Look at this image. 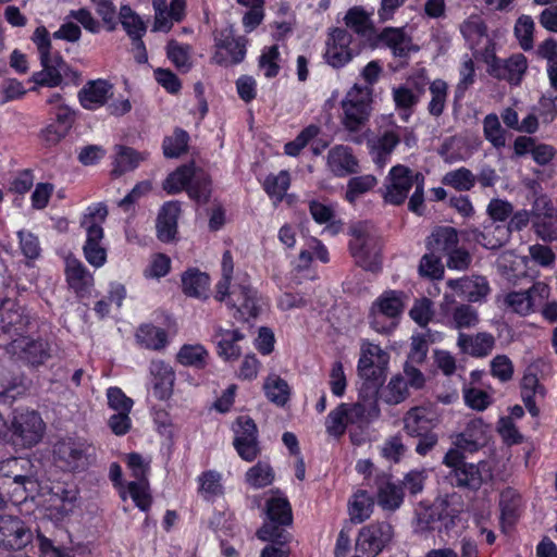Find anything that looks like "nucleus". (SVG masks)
<instances>
[{
	"mask_svg": "<svg viewBox=\"0 0 557 557\" xmlns=\"http://www.w3.org/2000/svg\"><path fill=\"white\" fill-rule=\"evenodd\" d=\"M53 460L63 471L83 472L96 462V447L83 437H64L53 445Z\"/></svg>",
	"mask_w": 557,
	"mask_h": 557,
	"instance_id": "nucleus-1",
	"label": "nucleus"
},
{
	"mask_svg": "<svg viewBox=\"0 0 557 557\" xmlns=\"http://www.w3.org/2000/svg\"><path fill=\"white\" fill-rule=\"evenodd\" d=\"M349 251L357 265L366 271L377 272L382 265V244L372 227L360 222L349 230Z\"/></svg>",
	"mask_w": 557,
	"mask_h": 557,
	"instance_id": "nucleus-2",
	"label": "nucleus"
},
{
	"mask_svg": "<svg viewBox=\"0 0 557 557\" xmlns=\"http://www.w3.org/2000/svg\"><path fill=\"white\" fill-rule=\"evenodd\" d=\"M108 215V209L104 205L98 203L90 207L81 220V226L86 232V242L83 247L84 256L87 262L96 268L106 263L107 250L101 246L103 238L102 223Z\"/></svg>",
	"mask_w": 557,
	"mask_h": 557,
	"instance_id": "nucleus-3",
	"label": "nucleus"
},
{
	"mask_svg": "<svg viewBox=\"0 0 557 557\" xmlns=\"http://www.w3.org/2000/svg\"><path fill=\"white\" fill-rule=\"evenodd\" d=\"M372 87L355 84L342 101V123L349 132L359 131L369 120Z\"/></svg>",
	"mask_w": 557,
	"mask_h": 557,
	"instance_id": "nucleus-4",
	"label": "nucleus"
},
{
	"mask_svg": "<svg viewBox=\"0 0 557 557\" xmlns=\"http://www.w3.org/2000/svg\"><path fill=\"white\" fill-rule=\"evenodd\" d=\"M361 52V47L345 28L333 27L327 33L324 60L334 69H341Z\"/></svg>",
	"mask_w": 557,
	"mask_h": 557,
	"instance_id": "nucleus-5",
	"label": "nucleus"
},
{
	"mask_svg": "<svg viewBox=\"0 0 557 557\" xmlns=\"http://www.w3.org/2000/svg\"><path fill=\"white\" fill-rule=\"evenodd\" d=\"M78 491L74 486H70L64 482H42L37 490V496H48L51 503L49 510L50 516L55 519H63L74 509V503L77 499Z\"/></svg>",
	"mask_w": 557,
	"mask_h": 557,
	"instance_id": "nucleus-6",
	"label": "nucleus"
},
{
	"mask_svg": "<svg viewBox=\"0 0 557 557\" xmlns=\"http://www.w3.org/2000/svg\"><path fill=\"white\" fill-rule=\"evenodd\" d=\"M403 293L396 290L385 292L372 306L371 325L379 333H387L394 326V319L403 309Z\"/></svg>",
	"mask_w": 557,
	"mask_h": 557,
	"instance_id": "nucleus-7",
	"label": "nucleus"
},
{
	"mask_svg": "<svg viewBox=\"0 0 557 557\" xmlns=\"http://www.w3.org/2000/svg\"><path fill=\"white\" fill-rule=\"evenodd\" d=\"M49 33L45 27H37V48L40 51L42 70L37 73V86L55 87L62 81L63 61L60 57H51Z\"/></svg>",
	"mask_w": 557,
	"mask_h": 557,
	"instance_id": "nucleus-8",
	"label": "nucleus"
},
{
	"mask_svg": "<svg viewBox=\"0 0 557 557\" xmlns=\"http://www.w3.org/2000/svg\"><path fill=\"white\" fill-rule=\"evenodd\" d=\"M393 528L388 522H375L362 528L357 548L367 557L377 556L392 541Z\"/></svg>",
	"mask_w": 557,
	"mask_h": 557,
	"instance_id": "nucleus-9",
	"label": "nucleus"
},
{
	"mask_svg": "<svg viewBox=\"0 0 557 557\" xmlns=\"http://www.w3.org/2000/svg\"><path fill=\"white\" fill-rule=\"evenodd\" d=\"M418 175L423 174L413 172L401 164L393 166L388 175L389 183L383 194L385 201L395 206L401 205L406 200L409 190L417 185L416 177Z\"/></svg>",
	"mask_w": 557,
	"mask_h": 557,
	"instance_id": "nucleus-10",
	"label": "nucleus"
},
{
	"mask_svg": "<svg viewBox=\"0 0 557 557\" xmlns=\"http://www.w3.org/2000/svg\"><path fill=\"white\" fill-rule=\"evenodd\" d=\"M33 540V532L20 518L0 516V547L5 549H22Z\"/></svg>",
	"mask_w": 557,
	"mask_h": 557,
	"instance_id": "nucleus-11",
	"label": "nucleus"
},
{
	"mask_svg": "<svg viewBox=\"0 0 557 557\" xmlns=\"http://www.w3.org/2000/svg\"><path fill=\"white\" fill-rule=\"evenodd\" d=\"M442 312L447 326L454 330L473 329L480 323L478 310L469 304H456L454 298L445 295Z\"/></svg>",
	"mask_w": 557,
	"mask_h": 557,
	"instance_id": "nucleus-12",
	"label": "nucleus"
},
{
	"mask_svg": "<svg viewBox=\"0 0 557 557\" xmlns=\"http://www.w3.org/2000/svg\"><path fill=\"white\" fill-rule=\"evenodd\" d=\"M236 424L238 428L235 430L234 447L244 460L252 461L260 454L257 440V425L255 421L247 416L237 418Z\"/></svg>",
	"mask_w": 557,
	"mask_h": 557,
	"instance_id": "nucleus-13",
	"label": "nucleus"
},
{
	"mask_svg": "<svg viewBox=\"0 0 557 557\" xmlns=\"http://www.w3.org/2000/svg\"><path fill=\"white\" fill-rule=\"evenodd\" d=\"M247 40L244 37H235L231 28L221 32L216 38L215 47L218 51L214 60L219 64H237L242 62L246 55Z\"/></svg>",
	"mask_w": 557,
	"mask_h": 557,
	"instance_id": "nucleus-14",
	"label": "nucleus"
},
{
	"mask_svg": "<svg viewBox=\"0 0 557 557\" xmlns=\"http://www.w3.org/2000/svg\"><path fill=\"white\" fill-rule=\"evenodd\" d=\"M490 476L485 462L462 463L447 475L453 485L470 491H478Z\"/></svg>",
	"mask_w": 557,
	"mask_h": 557,
	"instance_id": "nucleus-15",
	"label": "nucleus"
},
{
	"mask_svg": "<svg viewBox=\"0 0 557 557\" xmlns=\"http://www.w3.org/2000/svg\"><path fill=\"white\" fill-rule=\"evenodd\" d=\"M112 96L113 84L101 78L88 81L77 94L81 106L90 111L106 106Z\"/></svg>",
	"mask_w": 557,
	"mask_h": 557,
	"instance_id": "nucleus-16",
	"label": "nucleus"
},
{
	"mask_svg": "<svg viewBox=\"0 0 557 557\" xmlns=\"http://www.w3.org/2000/svg\"><path fill=\"white\" fill-rule=\"evenodd\" d=\"M527 69V58L523 54L518 53L508 59L495 58L490 63L488 73L497 79H505L517 85L520 83Z\"/></svg>",
	"mask_w": 557,
	"mask_h": 557,
	"instance_id": "nucleus-17",
	"label": "nucleus"
},
{
	"mask_svg": "<svg viewBox=\"0 0 557 557\" xmlns=\"http://www.w3.org/2000/svg\"><path fill=\"white\" fill-rule=\"evenodd\" d=\"M447 286L458 296L470 302L481 301L490 293L488 282L484 276L472 275L447 281Z\"/></svg>",
	"mask_w": 557,
	"mask_h": 557,
	"instance_id": "nucleus-18",
	"label": "nucleus"
},
{
	"mask_svg": "<svg viewBox=\"0 0 557 557\" xmlns=\"http://www.w3.org/2000/svg\"><path fill=\"white\" fill-rule=\"evenodd\" d=\"M65 275L69 287L78 296L85 297L94 285V276L76 258L65 259Z\"/></svg>",
	"mask_w": 557,
	"mask_h": 557,
	"instance_id": "nucleus-19",
	"label": "nucleus"
},
{
	"mask_svg": "<svg viewBox=\"0 0 557 557\" xmlns=\"http://www.w3.org/2000/svg\"><path fill=\"white\" fill-rule=\"evenodd\" d=\"M227 305L235 309L234 318L240 321H247L258 314L256 293L247 285L234 288Z\"/></svg>",
	"mask_w": 557,
	"mask_h": 557,
	"instance_id": "nucleus-20",
	"label": "nucleus"
},
{
	"mask_svg": "<svg viewBox=\"0 0 557 557\" xmlns=\"http://www.w3.org/2000/svg\"><path fill=\"white\" fill-rule=\"evenodd\" d=\"M181 213L178 201L165 202L157 218V237L164 243L175 239L177 233V220Z\"/></svg>",
	"mask_w": 557,
	"mask_h": 557,
	"instance_id": "nucleus-21",
	"label": "nucleus"
},
{
	"mask_svg": "<svg viewBox=\"0 0 557 557\" xmlns=\"http://www.w3.org/2000/svg\"><path fill=\"white\" fill-rule=\"evenodd\" d=\"M457 346L463 354L482 358L492 352L495 346V338L492 334L486 332H480L475 335L459 332Z\"/></svg>",
	"mask_w": 557,
	"mask_h": 557,
	"instance_id": "nucleus-22",
	"label": "nucleus"
},
{
	"mask_svg": "<svg viewBox=\"0 0 557 557\" xmlns=\"http://www.w3.org/2000/svg\"><path fill=\"white\" fill-rule=\"evenodd\" d=\"M150 374L154 396L161 400L168 399L175 381L173 369L164 361L156 360L150 364Z\"/></svg>",
	"mask_w": 557,
	"mask_h": 557,
	"instance_id": "nucleus-23",
	"label": "nucleus"
},
{
	"mask_svg": "<svg viewBox=\"0 0 557 557\" xmlns=\"http://www.w3.org/2000/svg\"><path fill=\"white\" fill-rule=\"evenodd\" d=\"M435 425L434 413L425 407H413L404 417V430L412 437L432 432Z\"/></svg>",
	"mask_w": 557,
	"mask_h": 557,
	"instance_id": "nucleus-24",
	"label": "nucleus"
},
{
	"mask_svg": "<svg viewBox=\"0 0 557 557\" xmlns=\"http://www.w3.org/2000/svg\"><path fill=\"white\" fill-rule=\"evenodd\" d=\"M214 338L218 345V355L224 360H236L242 355V349L237 342L244 338V334L238 330H225L221 326L215 327Z\"/></svg>",
	"mask_w": 557,
	"mask_h": 557,
	"instance_id": "nucleus-25",
	"label": "nucleus"
},
{
	"mask_svg": "<svg viewBox=\"0 0 557 557\" xmlns=\"http://www.w3.org/2000/svg\"><path fill=\"white\" fill-rule=\"evenodd\" d=\"M379 40L392 49L395 57L406 58L411 50H417L403 28L386 27L379 35Z\"/></svg>",
	"mask_w": 557,
	"mask_h": 557,
	"instance_id": "nucleus-26",
	"label": "nucleus"
},
{
	"mask_svg": "<svg viewBox=\"0 0 557 557\" xmlns=\"http://www.w3.org/2000/svg\"><path fill=\"white\" fill-rule=\"evenodd\" d=\"M327 163L333 173L343 176L358 171V161L352 156L351 149L345 146H336L330 150Z\"/></svg>",
	"mask_w": 557,
	"mask_h": 557,
	"instance_id": "nucleus-27",
	"label": "nucleus"
},
{
	"mask_svg": "<svg viewBox=\"0 0 557 557\" xmlns=\"http://www.w3.org/2000/svg\"><path fill=\"white\" fill-rule=\"evenodd\" d=\"M458 233L454 227L445 226L436 228L428 238L426 247L430 251L449 255L458 246Z\"/></svg>",
	"mask_w": 557,
	"mask_h": 557,
	"instance_id": "nucleus-28",
	"label": "nucleus"
},
{
	"mask_svg": "<svg viewBox=\"0 0 557 557\" xmlns=\"http://www.w3.org/2000/svg\"><path fill=\"white\" fill-rule=\"evenodd\" d=\"M473 238L487 249H497L504 246L509 237V231L505 225H496L491 222L483 231L474 230Z\"/></svg>",
	"mask_w": 557,
	"mask_h": 557,
	"instance_id": "nucleus-29",
	"label": "nucleus"
},
{
	"mask_svg": "<svg viewBox=\"0 0 557 557\" xmlns=\"http://www.w3.org/2000/svg\"><path fill=\"white\" fill-rule=\"evenodd\" d=\"M344 23L359 37L369 38L374 30L370 14L362 7L350 8L344 16Z\"/></svg>",
	"mask_w": 557,
	"mask_h": 557,
	"instance_id": "nucleus-30",
	"label": "nucleus"
},
{
	"mask_svg": "<svg viewBox=\"0 0 557 557\" xmlns=\"http://www.w3.org/2000/svg\"><path fill=\"white\" fill-rule=\"evenodd\" d=\"M209 284V276L198 269H189L182 275L183 292L189 297L206 298Z\"/></svg>",
	"mask_w": 557,
	"mask_h": 557,
	"instance_id": "nucleus-31",
	"label": "nucleus"
},
{
	"mask_svg": "<svg viewBox=\"0 0 557 557\" xmlns=\"http://www.w3.org/2000/svg\"><path fill=\"white\" fill-rule=\"evenodd\" d=\"M197 170L194 162L181 165L166 177L163 183V189L171 195L177 194L183 189L187 190V187L193 183Z\"/></svg>",
	"mask_w": 557,
	"mask_h": 557,
	"instance_id": "nucleus-32",
	"label": "nucleus"
},
{
	"mask_svg": "<svg viewBox=\"0 0 557 557\" xmlns=\"http://www.w3.org/2000/svg\"><path fill=\"white\" fill-rule=\"evenodd\" d=\"M498 273L509 283L516 284L520 277H525L522 260L512 252H503L497 259Z\"/></svg>",
	"mask_w": 557,
	"mask_h": 557,
	"instance_id": "nucleus-33",
	"label": "nucleus"
},
{
	"mask_svg": "<svg viewBox=\"0 0 557 557\" xmlns=\"http://www.w3.org/2000/svg\"><path fill=\"white\" fill-rule=\"evenodd\" d=\"M146 157V153L138 152L131 147L116 146V158L112 173L122 175L125 172L133 171Z\"/></svg>",
	"mask_w": 557,
	"mask_h": 557,
	"instance_id": "nucleus-34",
	"label": "nucleus"
},
{
	"mask_svg": "<svg viewBox=\"0 0 557 557\" xmlns=\"http://www.w3.org/2000/svg\"><path fill=\"white\" fill-rule=\"evenodd\" d=\"M263 389L265 392L267 398L280 406L283 407L287 404L290 397V389L285 380L276 374H270L263 384Z\"/></svg>",
	"mask_w": 557,
	"mask_h": 557,
	"instance_id": "nucleus-35",
	"label": "nucleus"
},
{
	"mask_svg": "<svg viewBox=\"0 0 557 557\" xmlns=\"http://www.w3.org/2000/svg\"><path fill=\"white\" fill-rule=\"evenodd\" d=\"M15 305L5 299L1 304V315H0V324L3 332H10L14 330L16 333L23 331L24 326L28 324V320L24 319L22 313L13 307Z\"/></svg>",
	"mask_w": 557,
	"mask_h": 557,
	"instance_id": "nucleus-36",
	"label": "nucleus"
},
{
	"mask_svg": "<svg viewBox=\"0 0 557 557\" xmlns=\"http://www.w3.org/2000/svg\"><path fill=\"white\" fill-rule=\"evenodd\" d=\"M137 341L146 348L158 350L166 345L164 330L153 325H143L136 333Z\"/></svg>",
	"mask_w": 557,
	"mask_h": 557,
	"instance_id": "nucleus-37",
	"label": "nucleus"
},
{
	"mask_svg": "<svg viewBox=\"0 0 557 557\" xmlns=\"http://www.w3.org/2000/svg\"><path fill=\"white\" fill-rule=\"evenodd\" d=\"M208 351L201 345H184L178 354L177 360L183 366L202 369L207 364Z\"/></svg>",
	"mask_w": 557,
	"mask_h": 557,
	"instance_id": "nucleus-38",
	"label": "nucleus"
},
{
	"mask_svg": "<svg viewBox=\"0 0 557 557\" xmlns=\"http://www.w3.org/2000/svg\"><path fill=\"white\" fill-rule=\"evenodd\" d=\"M187 193L198 203H207L211 196V180L209 175L198 169L193 183L187 187Z\"/></svg>",
	"mask_w": 557,
	"mask_h": 557,
	"instance_id": "nucleus-39",
	"label": "nucleus"
},
{
	"mask_svg": "<svg viewBox=\"0 0 557 557\" xmlns=\"http://www.w3.org/2000/svg\"><path fill=\"white\" fill-rule=\"evenodd\" d=\"M431 100L428 106V111L431 115L438 117L443 114L446 99L448 85L443 79H435L430 85Z\"/></svg>",
	"mask_w": 557,
	"mask_h": 557,
	"instance_id": "nucleus-40",
	"label": "nucleus"
},
{
	"mask_svg": "<svg viewBox=\"0 0 557 557\" xmlns=\"http://www.w3.org/2000/svg\"><path fill=\"white\" fill-rule=\"evenodd\" d=\"M475 181V175L467 168L447 172L442 178L444 185L450 186L459 191L470 190L474 186Z\"/></svg>",
	"mask_w": 557,
	"mask_h": 557,
	"instance_id": "nucleus-41",
	"label": "nucleus"
},
{
	"mask_svg": "<svg viewBox=\"0 0 557 557\" xmlns=\"http://www.w3.org/2000/svg\"><path fill=\"white\" fill-rule=\"evenodd\" d=\"M189 135L182 128H176L173 135L164 138L162 144L163 154L166 158H178L187 151Z\"/></svg>",
	"mask_w": 557,
	"mask_h": 557,
	"instance_id": "nucleus-42",
	"label": "nucleus"
},
{
	"mask_svg": "<svg viewBox=\"0 0 557 557\" xmlns=\"http://www.w3.org/2000/svg\"><path fill=\"white\" fill-rule=\"evenodd\" d=\"M14 484L16 487L12 491L11 500L14 505L20 506L22 515H32L33 510L28 508V503L34 502L35 496L28 495L26 483H33L30 476L16 475L14 478Z\"/></svg>",
	"mask_w": 557,
	"mask_h": 557,
	"instance_id": "nucleus-43",
	"label": "nucleus"
},
{
	"mask_svg": "<svg viewBox=\"0 0 557 557\" xmlns=\"http://www.w3.org/2000/svg\"><path fill=\"white\" fill-rule=\"evenodd\" d=\"M119 18L123 28L132 39H140L143 37L146 32V26L128 5L121 7Z\"/></svg>",
	"mask_w": 557,
	"mask_h": 557,
	"instance_id": "nucleus-44",
	"label": "nucleus"
},
{
	"mask_svg": "<svg viewBox=\"0 0 557 557\" xmlns=\"http://www.w3.org/2000/svg\"><path fill=\"white\" fill-rule=\"evenodd\" d=\"M373 499L366 491H358L349 508L350 519L355 523H361L370 518L373 508Z\"/></svg>",
	"mask_w": 557,
	"mask_h": 557,
	"instance_id": "nucleus-45",
	"label": "nucleus"
},
{
	"mask_svg": "<svg viewBox=\"0 0 557 557\" xmlns=\"http://www.w3.org/2000/svg\"><path fill=\"white\" fill-rule=\"evenodd\" d=\"M404 499L403 487L391 482L381 485L377 494V502L384 509H397Z\"/></svg>",
	"mask_w": 557,
	"mask_h": 557,
	"instance_id": "nucleus-46",
	"label": "nucleus"
},
{
	"mask_svg": "<svg viewBox=\"0 0 557 557\" xmlns=\"http://www.w3.org/2000/svg\"><path fill=\"white\" fill-rule=\"evenodd\" d=\"M483 132L485 138L495 147L502 148L506 145L505 129L502 127L496 114H487L483 120Z\"/></svg>",
	"mask_w": 557,
	"mask_h": 557,
	"instance_id": "nucleus-47",
	"label": "nucleus"
},
{
	"mask_svg": "<svg viewBox=\"0 0 557 557\" xmlns=\"http://www.w3.org/2000/svg\"><path fill=\"white\" fill-rule=\"evenodd\" d=\"M166 55L181 71L187 72L191 67L190 48L187 45H180L172 39L166 45Z\"/></svg>",
	"mask_w": 557,
	"mask_h": 557,
	"instance_id": "nucleus-48",
	"label": "nucleus"
},
{
	"mask_svg": "<svg viewBox=\"0 0 557 557\" xmlns=\"http://www.w3.org/2000/svg\"><path fill=\"white\" fill-rule=\"evenodd\" d=\"M268 516L272 522L289 525L293 517L288 500L285 498H271L268 502Z\"/></svg>",
	"mask_w": 557,
	"mask_h": 557,
	"instance_id": "nucleus-49",
	"label": "nucleus"
},
{
	"mask_svg": "<svg viewBox=\"0 0 557 557\" xmlns=\"http://www.w3.org/2000/svg\"><path fill=\"white\" fill-rule=\"evenodd\" d=\"M417 94L406 86H399L393 89V99L396 108L410 111L419 101L420 95L424 91V85H416Z\"/></svg>",
	"mask_w": 557,
	"mask_h": 557,
	"instance_id": "nucleus-50",
	"label": "nucleus"
},
{
	"mask_svg": "<svg viewBox=\"0 0 557 557\" xmlns=\"http://www.w3.org/2000/svg\"><path fill=\"white\" fill-rule=\"evenodd\" d=\"M290 184L287 171H281L277 175H269L264 181V189L270 197L281 201Z\"/></svg>",
	"mask_w": 557,
	"mask_h": 557,
	"instance_id": "nucleus-51",
	"label": "nucleus"
},
{
	"mask_svg": "<svg viewBox=\"0 0 557 557\" xmlns=\"http://www.w3.org/2000/svg\"><path fill=\"white\" fill-rule=\"evenodd\" d=\"M534 21L529 15H521L515 25V35L524 51L533 48Z\"/></svg>",
	"mask_w": 557,
	"mask_h": 557,
	"instance_id": "nucleus-52",
	"label": "nucleus"
},
{
	"mask_svg": "<svg viewBox=\"0 0 557 557\" xmlns=\"http://www.w3.org/2000/svg\"><path fill=\"white\" fill-rule=\"evenodd\" d=\"M505 305L521 315L529 314L534 308V298L524 292H512L506 295Z\"/></svg>",
	"mask_w": 557,
	"mask_h": 557,
	"instance_id": "nucleus-53",
	"label": "nucleus"
},
{
	"mask_svg": "<svg viewBox=\"0 0 557 557\" xmlns=\"http://www.w3.org/2000/svg\"><path fill=\"white\" fill-rule=\"evenodd\" d=\"M376 178L373 175L356 176L349 180L346 190V199L349 202L355 200L362 194L367 193L376 185Z\"/></svg>",
	"mask_w": 557,
	"mask_h": 557,
	"instance_id": "nucleus-54",
	"label": "nucleus"
},
{
	"mask_svg": "<svg viewBox=\"0 0 557 557\" xmlns=\"http://www.w3.org/2000/svg\"><path fill=\"white\" fill-rule=\"evenodd\" d=\"M199 492L206 499L222 494L221 475L215 471H206L199 476Z\"/></svg>",
	"mask_w": 557,
	"mask_h": 557,
	"instance_id": "nucleus-55",
	"label": "nucleus"
},
{
	"mask_svg": "<svg viewBox=\"0 0 557 557\" xmlns=\"http://www.w3.org/2000/svg\"><path fill=\"white\" fill-rule=\"evenodd\" d=\"M419 273L425 277L441 278L444 274L441 257L433 251L425 253L420 261Z\"/></svg>",
	"mask_w": 557,
	"mask_h": 557,
	"instance_id": "nucleus-56",
	"label": "nucleus"
},
{
	"mask_svg": "<svg viewBox=\"0 0 557 557\" xmlns=\"http://www.w3.org/2000/svg\"><path fill=\"white\" fill-rule=\"evenodd\" d=\"M400 136L395 131H385L379 137L375 148L377 149L376 162L381 166L384 165L386 158L393 152L395 147L399 144Z\"/></svg>",
	"mask_w": 557,
	"mask_h": 557,
	"instance_id": "nucleus-57",
	"label": "nucleus"
},
{
	"mask_svg": "<svg viewBox=\"0 0 557 557\" xmlns=\"http://www.w3.org/2000/svg\"><path fill=\"white\" fill-rule=\"evenodd\" d=\"M460 32L470 44H476L486 33V27L479 15H471L460 25Z\"/></svg>",
	"mask_w": 557,
	"mask_h": 557,
	"instance_id": "nucleus-58",
	"label": "nucleus"
},
{
	"mask_svg": "<svg viewBox=\"0 0 557 557\" xmlns=\"http://www.w3.org/2000/svg\"><path fill=\"white\" fill-rule=\"evenodd\" d=\"M246 478L250 485L264 487L272 483L274 474L269 465L259 462L248 470Z\"/></svg>",
	"mask_w": 557,
	"mask_h": 557,
	"instance_id": "nucleus-59",
	"label": "nucleus"
},
{
	"mask_svg": "<svg viewBox=\"0 0 557 557\" xmlns=\"http://www.w3.org/2000/svg\"><path fill=\"white\" fill-rule=\"evenodd\" d=\"M445 507L442 505L424 508L418 512L417 521L421 530H434L436 523L444 518Z\"/></svg>",
	"mask_w": 557,
	"mask_h": 557,
	"instance_id": "nucleus-60",
	"label": "nucleus"
},
{
	"mask_svg": "<svg viewBox=\"0 0 557 557\" xmlns=\"http://www.w3.org/2000/svg\"><path fill=\"white\" fill-rule=\"evenodd\" d=\"M320 132L315 125H309L300 132V134L293 140L285 145V153L292 157L299 154L300 150Z\"/></svg>",
	"mask_w": 557,
	"mask_h": 557,
	"instance_id": "nucleus-61",
	"label": "nucleus"
},
{
	"mask_svg": "<svg viewBox=\"0 0 557 557\" xmlns=\"http://www.w3.org/2000/svg\"><path fill=\"white\" fill-rule=\"evenodd\" d=\"M532 226L536 235L544 242L557 240V222L555 216H542L541 219L533 220Z\"/></svg>",
	"mask_w": 557,
	"mask_h": 557,
	"instance_id": "nucleus-62",
	"label": "nucleus"
},
{
	"mask_svg": "<svg viewBox=\"0 0 557 557\" xmlns=\"http://www.w3.org/2000/svg\"><path fill=\"white\" fill-rule=\"evenodd\" d=\"M343 409H345V407L339 405L336 409L332 410L326 418V431L332 436H342L346 431L348 422H346V416Z\"/></svg>",
	"mask_w": 557,
	"mask_h": 557,
	"instance_id": "nucleus-63",
	"label": "nucleus"
},
{
	"mask_svg": "<svg viewBox=\"0 0 557 557\" xmlns=\"http://www.w3.org/2000/svg\"><path fill=\"white\" fill-rule=\"evenodd\" d=\"M128 493L136 506L146 511L151 505V496L149 494L148 482H129Z\"/></svg>",
	"mask_w": 557,
	"mask_h": 557,
	"instance_id": "nucleus-64",
	"label": "nucleus"
}]
</instances>
